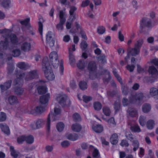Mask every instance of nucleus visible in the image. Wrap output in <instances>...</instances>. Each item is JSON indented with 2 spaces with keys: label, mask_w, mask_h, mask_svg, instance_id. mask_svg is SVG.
<instances>
[{
  "label": "nucleus",
  "mask_w": 158,
  "mask_h": 158,
  "mask_svg": "<svg viewBox=\"0 0 158 158\" xmlns=\"http://www.w3.org/2000/svg\"><path fill=\"white\" fill-rule=\"evenodd\" d=\"M42 69L44 71L46 78L48 80H53L55 78V76L50 67V64L48 58L44 57L42 64Z\"/></svg>",
  "instance_id": "f257e3e1"
},
{
  "label": "nucleus",
  "mask_w": 158,
  "mask_h": 158,
  "mask_svg": "<svg viewBox=\"0 0 158 158\" xmlns=\"http://www.w3.org/2000/svg\"><path fill=\"white\" fill-rule=\"evenodd\" d=\"M97 68L96 62L94 61L89 62L87 65V69L89 72V77L91 80H94L98 77V73L96 72Z\"/></svg>",
  "instance_id": "f03ea898"
},
{
  "label": "nucleus",
  "mask_w": 158,
  "mask_h": 158,
  "mask_svg": "<svg viewBox=\"0 0 158 158\" xmlns=\"http://www.w3.org/2000/svg\"><path fill=\"white\" fill-rule=\"evenodd\" d=\"M2 36L4 40L0 41V58L3 56V51L11 48L9 45L10 42L8 40V37L5 35H2Z\"/></svg>",
  "instance_id": "7ed1b4c3"
},
{
  "label": "nucleus",
  "mask_w": 158,
  "mask_h": 158,
  "mask_svg": "<svg viewBox=\"0 0 158 158\" xmlns=\"http://www.w3.org/2000/svg\"><path fill=\"white\" fill-rule=\"evenodd\" d=\"M54 111V114L50 113L48 117L47 121V128L48 131H49L50 129V122L51 118L52 121H55L58 119L56 115L59 114L60 113V110L59 108H55Z\"/></svg>",
  "instance_id": "20e7f679"
},
{
  "label": "nucleus",
  "mask_w": 158,
  "mask_h": 158,
  "mask_svg": "<svg viewBox=\"0 0 158 158\" xmlns=\"http://www.w3.org/2000/svg\"><path fill=\"white\" fill-rule=\"evenodd\" d=\"M10 31L5 35L8 37V40L10 42L9 44L11 48L19 44V40L16 35L14 34L9 33Z\"/></svg>",
  "instance_id": "39448f33"
},
{
  "label": "nucleus",
  "mask_w": 158,
  "mask_h": 158,
  "mask_svg": "<svg viewBox=\"0 0 158 158\" xmlns=\"http://www.w3.org/2000/svg\"><path fill=\"white\" fill-rule=\"evenodd\" d=\"M56 100L60 105L63 107L69 105L70 104V100L65 94L59 95L56 98Z\"/></svg>",
  "instance_id": "423d86ee"
},
{
  "label": "nucleus",
  "mask_w": 158,
  "mask_h": 158,
  "mask_svg": "<svg viewBox=\"0 0 158 158\" xmlns=\"http://www.w3.org/2000/svg\"><path fill=\"white\" fill-rule=\"evenodd\" d=\"M49 57L50 61L52 63V64L53 67L55 68H57L58 66L59 61L58 60L57 52L55 51L52 52L49 55Z\"/></svg>",
  "instance_id": "0eeeda50"
},
{
  "label": "nucleus",
  "mask_w": 158,
  "mask_h": 158,
  "mask_svg": "<svg viewBox=\"0 0 158 158\" xmlns=\"http://www.w3.org/2000/svg\"><path fill=\"white\" fill-rule=\"evenodd\" d=\"M25 79L26 81H30L38 77V74L36 70H33L25 73Z\"/></svg>",
  "instance_id": "6e6552de"
},
{
  "label": "nucleus",
  "mask_w": 158,
  "mask_h": 158,
  "mask_svg": "<svg viewBox=\"0 0 158 158\" xmlns=\"http://www.w3.org/2000/svg\"><path fill=\"white\" fill-rule=\"evenodd\" d=\"M7 102L12 106L16 105L19 103L17 97L14 95H10L8 96L6 99Z\"/></svg>",
  "instance_id": "1a4fd4ad"
},
{
  "label": "nucleus",
  "mask_w": 158,
  "mask_h": 158,
  "mask_svg": "<svg viewBox=\"0 0 158 158\" xmlns=\"http://www.w3.org/2000/svg\"><path fill=\"white\" fill-rule=\"evenodd\" d=\"M52 32L48 31L46 35L47 43L51 47H53L55 43V40L52 37Z\"/></svg>",
  "instance_id": "9d476101"
},
{
  "label": "nucleus",
  "mask_w": 158,
  "mask_h": 158,
  "mask_svg": "<svg viewBox=\"0 0 158 158\" xmlns=\"http://www.w3.org/2000/svg\"><path fill=\"white\" fill-rule=\"evenodd\" d=\"M24 73H21L19 75V77L14 81V83L16 86H22L23 83V78L25 79Z\"/></svg>",
  "instance_id": "9b49d317"
},
{
  "label": "nucleus",
  "mask_w": 158,
  "mask_h": 158,
  "mask_svg": "<svg viewBox=\"0 0 158 158\" xmlns=\"http://www.w3.org/2000/svg\"><path fill=\"white\" fill-rule=\"evenodd\" d=\"M141 25L148 28H151L154 26V25L152 23L151 20L150 19L146 18L142 19Z\"/></svg>",
  "instance_id": "f8f14e48"
},
{
  "label": "nucleus",
  "mask_w": 158,
  "mask_h": 158,
  "mask_svg": "<svg viewBox=\"0 0 158 158\" xmlns=\"http://www.w3.org/2000/svg\"><path fill=\"white\" fill-rule=\"evenodd\" d=\"M45 121L43 119H39L37 120L35 123V127L34 124H31L30 125L32 129H36L41 128L44 124Z\"/></svg>",
  "instance_id": "ddd939ff"
},
{
  "label": "nucleus",
  "mask_w": 158,
  "mask_h": 158,
  "mask_svg": "<svg viewBox=\"0 0 158 158\" xmlns=\"http://www.w3.org/2000/svg\"><path fill=\"white\" fill-rule=\"evenodd\" d=\"M77 10V8L74 6H72L70 7L69 11V20L73 21L76 19V14L75 11Z\"/></svg>",
  "instance_id": "4468645a"
},
{
  "label": "nucleus",
  "mask_w": 158,
  "mask_h": 158,
  "mask_svg": "<svg viewBox=\"0 0 158 158\" xmlns=\"http://www.w3.org/2000/svg\"><path fill=\"white\" fill-rule=\"evenodd\" d=\"M0 6L6 9H9L12 6L11 0H0Z\"/></svg>",
  "instance_id": "2eb2a0df"
},
{
  "label": "nucleus",
  "mask_w": 158,
  "mask_h": 158,
  "mask_svg": "<svg viewBox=\"0 0 158 158\" xmlns=\"http://www.w3.org/2000/svg\"><path fill=\"white\" fill-rule=\"evenodd\" d=\"M12 81L11 80H8L5 82L4 84L0 85V87L2 92H3L9 89L11 85Z\"/></svg>",
  "instance_id": "dca6fc26"
},
{
  "label": "nucleus",
  "mask_w": 158,
  "mask_h": 158,
  "mask_svg": "<svg viewBox=\"0 0 158 158\" xmlns=\"http://www.w3.org/2000/svg\"><path fill=\"white\" fill-rule=\"evenodd\" d=\"M22 50L25 52L29 51L31 48V44L30 43L25 42L22 44L21 45Z\"/></svg>",
  "instance_id": "f3484780"
},
{
  "label": "nucleus",
  "mask_w": 158,
  "mask_h": 158,
  "mask_svg": "<svg viewBox=\"0 0 158 158\" xmlns=\"http://www.w3.org/2000/svg\"><path fill=\"white\" fill-rule=\"evenodd\" d=\"M45 110L44 107L41 106H37L35 109H32L31 111V113L32 114H35L37 113H41Z\"/></svg>",
  "instance_id": "a211bd4d"
},
{
  "label": "nucleus",
  "mask_w": 158,
  "mask_h": 158,
  "mask_svg": "<svg viewBox=\"0 0 158 158\" xmlns=\"http://www.w3.org/2000/svg\"><path fill=\"white\" fill-rule=\"evenodd\" d=\"M140 51L139 49L134 47V48H129L127 52H128V54L132 56H136L139 55Z\"/></svg>",
  "instance_id": "6ab92c4d"
},
{
  "label": "nucleus",
  "mask_w": 158,
  "mask_h": 158,
  "mask_svg": "<svg viewBox=\"0 0 158 158\" xmlns=\"http://www.w3.org/2000/svg\"><path fill=\"white\" fill-rule=\"evenodd\" d=\"M49 98L50 95L49 94L43 95L40 97V102L43 104H46L48 103Z\"/></svg>",
  "instance_id": "aec40b11"
},
{
  "label": "nucleus",
  "mask_w": 158,
  "mask_h": 158,
  "mask_svg": "<svg viewBox=\"0 0 158 158\" xmlns=\"http://www.w3.org/2000/svg\"><path fill=\"white\" fill-rule=\"evenodd\" d=\"M0 127L2 131L5 134L8 135L10 133L9 127L8 126L5 124H1Z\"/></svg>",
  "instance_id": "412c9836"
},
{
  "label": "nucleus",
  "mask_w": 158,
  "mask_h": 158,
  "mask_svg": "<svg viewBox=\"0 0 158 158\" xmlns=\"http://www.w3.org/2000/svg\"><path fill=\"white\" fill-rule=\"evenodd\" d=\"M10 150L11 155L14 158H17L19 156L20 154L19 152L15 151L13 146L10 147Z\"/></svg>",
  "instance_id": "4be33fe9"
},
{
  "label": "nucleus",
  "mask_w": 158,
  "mask_h": 158,
  "mask_svg": "<svg viewBox=\"0 0 158 158\" xmlns=\"http://www.w3.org/2000/svg\"><path fill=\"white\" fill-rule=\"evenodd\" d=\"M43 18L42 17H40L39 19V31L40 34L42 35L43 34V25L42 23L44 22Z\"/></svg>",
  "instance_id": "5701e85b"
},
{
  "label": "nucleus",
  "mask_w": 158,
  "mask_h": 158,
  "mask_svg": "<svg viewBox=\"0 0 158 158\" xmlns=\"http://www.w3.org/2000/svg\"><path fill=\"white\" fill-rule=\"evenodd\" d=\"M66 137L69 140L72 141H75L78 139V136L76 134H67Z\"/></svg>",
  "instance_id": "b1692460"
},
{
  "label": "nucleus",
  "mask_w": 158,
  "mask_h": 158,
  "mask_svg": "<svg viewBox=\"0 0 158 158\" xmlns=\"http://www.w3.org/2000/svg\"><path fill=\"white\" fill-rule=\"evenodd\" d=\"M111 143L114 145L116 144L118 142V136L116 133L113 134L111 136L110 139Z\"/></svg>",
  "instance_id": "393cba45"
},
{
  "label": "nucleus",
  "mask_w": 158,
  "mask_h": 158,
  "mask_svg": "<svg viewBox=\"0 0 158 158\" xmlns=\"http://www.w3.org/2000/svg\"><path fill=\"white\" fill-rule=\"evenodd\" d=\"M93 130L97 133H101L103 130V127L101 125H97L92 127Z\"/></svg>",
  "instance_id": "a878e982"
},
{
  "label": "nucleus",
  "mask_w": 158,
  "mask_h": 158,
  "mask_svg": "<svg viewBox=\"0 0 158 158\" xmlns=\"http://www.w3.org/2000/svg\"><path fill=\"white\" fill-rule=\"evenodd\" d=\"M38 93L40 94H43L46 93L47 92V88L45 85L40 86L38 88Z\"/></svg>",
  "instance_id": "bb28decb"
},
{
  "label": "nucleus",
  "mask_w": 158,
  "mask_h": 158,
  "mask_svg": "<svg viewBox=\"0 0 158 158\" xmlns=\"http://www.w3.org/2000/svg\"><path fill=\"white\" fill-rule=\"evenodd\" d=\"M30 21V18H28L25 20L21 21L20 22V23L22 25L25 26L28 28H31L29 22Z\"/></svg>",
  "instance_id": "cd10ccee"
},
{
  "label": "nucleus",
  "mask_w": 158,
  "mask_h": 158,
  "mask_svg": "<svg viewBox=\"0 0 158 158\" xmlns=\"http://www.w3.org/2000/svg\"><path fill=\"white\" fill-rule=\"evenodd\" d=\"M72 128L73 131L78 132L81 130V127L79 124L76 123L72 125Z\"/></svg>",
  "instance_id": "c85d7f7f"
},
{
  "label": "nucleus",
  "mask_w": 158,
  "mask_h": 158,
  "mask_svg": "<svg viewBox=\"0 0 158 158\" xmlns=\"http://www.w3.org/2000/svg\"><path fill=\"white\" fill-rule=\"evenodd\" d=\"M22 86H16L15 89V93L18 95H21L23 94L24 90L22 87Z\"/></svg>",
  "instance_id": "c756f323"
},
{
  "label": "nucleus",
  "mask_w": 158,
  "mask_h": 158,
  "mask_svg": "<svg viewBox=\"0 0 158 158\" xmlns=\"http://www.w3.org/2000/svg\"><path fill=\"white\" fill-rule=\"evenodd\" d=\"M69 58L70 61V63L71 64H73L75 61L74 58V56L73 54V53L71 52L70 48L69 49Z\"/></svg>",
  "instance_id": "7c9ffc66"
},
{
  "label": "nucleus",
  "mask_w": 158,
  "mask_h": 158,
  "mask_svg": "<svg viewBox=\"0 0 158 158\" xmlns=\"http://www.w3.org/2000/svg\"><path fill=\"white\" fill-rule=\"evenodd\" d=\"M76 27L77 30L79 29L81 30L80 34L81 35L82 37L85 39H87V37L85 32L82 30H81V26L77 22H76Z\"/></svg>",
  "instance_id": "2f4dec72"
},
{
  "label": "nucleus",
  "mask_w": 158,
  "mask_h": 158,
  "mask_svg": "<svg viewBox=\"0 0 158 158\" xmlns=\"http://www.w3.org/2000/svg\"><path fill=\"white\" fill-rule=\"evenodd\" d=\"M34 141V138L33 136L29 135L25 136V142L27 143L31 144Z\"/></svg>",
  "instance_id": "473e14b6"
},
{
  "label": "nucleus",
  "mask_w": 158,
  "mask_h": 158,
  "mask_svg": "<svg viewBox=\"0 0 158 158\" xmlns=\"http://www.w3.org/2000/svg\"><path fill=\"white\" fill-rule=\"evenodd\" d=\"M143 44V39H140L138 40L135 43V47L140 50V49Z\"/></svg>",
  "instance_id": "72a5a7b5"
},
{
  "label": "nucleus",
  "mask_w": 158,
  "mask_h": 158,
  "mask_svg": "<svg viewBox=\"0 0 158 158\" xmlns=\"http://www.w3.org/2000/svg\"><path fill=\"white\" fill-rule=\"evenodd\" d=\"M148 71L149 73L152 75H155L158 73V71L157 69L153 66H150Z\"/></svg>",
  "instance_id": "f704fd0d"
},
{
  "label": "nucleus",
  "mask_w": 158,
  "mask_h": 158,
  "mask_svg": "<svg viewBox=\"0 0 158 158\" xmlns=\"http://www.w3.org/2000/svg\"><path fill=\"white\" fill-rule=\"evenodd\" d=\"M151 109L150 105L148 104H144L142 106L143 111L145 113L148 112Z\"/></svg>",
  "instance_id": "c9c22d12"
},
{
  "label": "nucleus",
  "mask_w": 158,
  "mask_h": 158,
  "mask_svg": "<svg viewBox=\"0 0 158 158\" xmlns=\"http://www.w3.org/2000/svg\"><path fill=\"white\" fill-rule=\"evenodd\" d=\"M131 130L135 132H139L141 131V130L138 126L137 124H135L131 126L130 127Z\"/></svg>",
  "instance_id": "e433bc0d"
},
{
  "label": "nucleus",
  "mask_w": 158,
  "mask_h": 158,
  "mask_svg": "<svg viewBox=\"0 0 158 158\" xmlns=\"http://www.w3.org/2000/svg\"><path fill=\"white\" fill-rule=\"evenodd\" d=\"M12 55L14 57L19 56L21 54V51L19 49H16L11 51Z\"/></svg>",
  "instance_id": "4c0bfd02"
},
{
  "label": "nucleus",
  "mask_w": 158,
  "mask_h": 158,
  "mask_svg": "<svg viewBox=\"0 0 158 158\" xmlns=\"http://www.w3.org/2000/svg\"><path fill=\"white\" fill-rule=\"evenodd\" d=\"M85 65V62L84 60H79L77 64L78 68L81 69H83Z\"/></svg>",
  "instance_id": "58836bf2"
},
{
  "label": "nucleus",
  "mask_w": 158,
  "mask_h": 158,
  "mask_svg": "<svg viewBox=\"0 0 158 158\" xmlns=\"http://www.w3.org/2000/svg\"><path fill=\"white\" fill-rule=\"evenodd\" d=\"M65 15V12L63 10H61L60 12L59 13V18L60 21L64 22H65L66 21V19L64 17Z\"/></svg>",
  "instance_id": "ea45409f"
},
{
  "label": "nucleus",
  "mask_w": 158,
  "mask_h": 158,
  "mask_svg": "<svg viewBox=\"0 0 158 158\" xmlns=\"http://www.w3.org/2000/svg\"><path fill=\"white\" fill-rule=\"evenodd\" d=\"M104 114L106 116H109L111 113V111L109 108L106 106H104L102 109Z\"/></svg>",
  "instance_id": "a19ab883"
},
{
  "label": "nucleus",
  "mask_w": 158,
  "mask_h": 158,
  "mask_svg": "<svg viewBox=\"0 0 158 158\" xmlns=\"http://www.w3.org/2000/svg\"><path fill=\"white\" fill-rule=\"evenodd\" d=\"M155 125L154 122L153 120H150L148 121L147 123L148 128L149 129H152Z\"/></svg>",
  "instance_id": "79ce46f5"
},
{
  "label": "nucleus",
  "mask_w": 158,
  "mask_h": 158,
  "mask_svg": "<svg viewBox=\"0 0 158 158\" xmlns=\"http://www.w3.org/2000/svg\"><path fill=\"white\" fill-rule=\"evenodd\" d=\"M137 114V110L134 108H132L129 110V114L132 117H135Z\"/></svg>",
  "instance_id": "37998d69"
},
{
  "label": "nucleus",
  "mask_w": 158,
  "mask_h": 158,
  "mask_svg": "<svg viewBox=\"0 0 158 158\" xmlns=\"http://www.w3.org/2000/svg\"><path fill=\"white\" fill-rule=\"evenodd\" d=\"M94 109L95 110H99L102 107V105L101 103L98 102H95L94 104Z\"/></svg>",
  "instance_id": "c03bdc74"
},
{
  "label": "nucleus",
  "mask_w": 158,
  "mask_h": 158,
  "mask_svg": "<svg viewBox=\"0 0 158 158\" xmlns=\"http://www.w3.org/2000/svg\"><path fill=\"white\" fill-rule=\"evenodd\" d=\"M79 85L80 88L82 90H84L87 89V88L86 83L84 81H81L80 82Z\"/></svg>",
  "instance_id": "a18cd8bd"
},
{
  "label": "nucleus",
  "mask_w": 158,
  "mask_h": 158,
  "mask_svg": "<svg viewBox=\"0 0 158 158\" xmlns=\"http://www.w3.org/2000/svg\"><path fill=\"white\" fill-rule=\"evenodd\" d=\"M132 145L134 146L133 151L135 152L137 150L139 147V144L138 140H133Z\"/></svg>",
  "instance_id": "49530a36"
},
{
  "label": "nucleus",
  "mask_w": 158,
  "mask_h": 158,
  "mask_svg": "<svg viewBox=\"0 0 158 158\" xmlns=\"http://www.w3.org/2000/svg\"><path fill=\"white\" fill-rule=\"evenodd\" d=\"M105 28L103 26H100L97 28V32L99 34H104L105 32Z\"/></svg>",
  "instance_id": "de8ad7c7"
},
{
  "label": "nucleus",
  "mask_w": 158,
  "mask_h": 158,
  "mask_svg": "<svg viewBox=\"0 0 158 158\" xmlns=\"http://www.w3.org/2000/svg\"><path fill=\"white\" fill-rule=\"evenodd\" d=\"M105 73L106 74L107 78H104L103 80L105 82L108 83L110 79V76L109 72L107 70H105Z\"/></svg>",
  "instance_id": "09e8293b"
},
{
  "label": "nucleus",
  "mask_w": 158,
  "mask_h": 158,
  "mask_svg": "<svg viewBox=\"0 0 158 158\" xmlns=\"http://www.w3.org/2000/svg\"><path fill=\"white\" fill-rule=\"evenodd\" d=\"M93 158H100V155L98 150L96 148H94L93 152Z\"/></svg>",
  "instance_id": "8fccbe9b"
},
{
  "label": "nucleus",
  "mask_w": 158,
  "mask_h": 158,
  "mask_svg": "<svg viewBox=\"0 0 158 158\" xmlns=\"http://www.w3.org/2000/svg\"><path fill=\"white\" fill-rule=\"evenodd\" d=\"M158 93V90L156 88H151L150 91V94L152 96H155L157 95Z\"/></svg>",
  "instance_id": "3c124183"
},
{
  "label": "nucleus",
  "mask_w": 158,
  "mask_h": 158,
  "mask_svg": "<svg viewBox=\"0 0 158 158\" xmlns=\"http://www.w3.org/2000/svg\"><path fill=\"white\" fill-rule=\"evenodd\" d=\"M146 117L143 116H140L139 119V123L142 126H144L146 123Z\"/></svg>",
  "instance_id": "603ef678"
},
{
  "label": "nucleus",
  "mask_w": 158,
  "mask_h": 158,
  "mask_svg": "<svg viewBox=\"0 0 158 158\" xmlns=\"http://www.w3.org/2000/svg\"><path fill=\"white\" fill-rule=\"evenodd\" d=\"M65 22L60 21L59 23L57 24L56 26V28L59 31H62L63 29V25Z\"/></svg>",
  "instance_id": "864d4df0"
},
{
  "label": "nucleus",
  "mask_w": 158,
  "mask_h": 158,
  "mask_svg": "<svg viewBox=\"0 0 158 158\" xmlns=\"http://www.w3.org/2000/svg\"><path fill=\"white\" fill-rule=\"evenodd\" d=\"M64 128V124L62 123H58L56 125V128L58 131L61 132L62 131Z\"/></svg>",
  "instance_id": "5fc2aeb1"
},
{
  "label": "nucleus",
  "mask_w": 158,
  "mask_h": 158,
  "mask_svg": "<svg viewBox=\"0 0 158 158\" xmlns=\"http://www.w3.org/2000/svg\"><path fill=\"white\" fill-rule=\"evenodd\" d=\"M106 56L105 55L100 56L98 58V60L102 63L104 64L106 62Z\"/></svg>",
  "instance_id": "6e6d98bb"
},
{
  "label": "nucleus",
  "mask_w": 158,
  "mask_h": 158,
  "mask_svg": "<svg viewBox=\"0 0 158 158\" xmlns=\"http://www.w3.org/2000/svg\"><path fill=\"white\" fill-rule=\"evenodd\" d=\"M17 141L19 143H22L23 142L25 141V136L22 135L19 137L17 139Z\"/></svg>",
  "instance_id": "4d7b16f0"
},
{
  "label": "nucleus",
  "mask_w": 158,
  "mask_h": 158,
  "mask_svg": "<svg viewBox=\"0 0 158 158\" xmlns=\"http://www.w3.org/2000/svg\"><path fill=\"white\" fill-rule=\"evenodd\" d=\"M6 118V114L3 112L0 113V121L3 122L5 121Z\"/></svg>",
  "instance_id": "13d9d810"
},
{
  "label": "nucleus",
  "mask_w": 158,
  "mask_h": 158,
  "mask_svg": "<svg viewBox=\"0 0 158 158\" xmlns=\"http://www.w3.org/2000/svg\"><path fill=\"white\" fill-rule=\"evenodd\" d=\"M73 120L75 121H79L81 120L80 116L77 113L74 114L73 115Z\"/></svg>",
  "instance_id": "bf43d9fd"
},
{
  "label": "nucleus",
  "mask_w": 158,
  "mask_h": 158,
  "mask_svg": "<svg viewBox=\"0 0 158 158\" xmlns=\"http://www.w3.org/2000/svg\"><path fill=\"white\" fill-rule=\"evenodd\" d=\"M15 67L12 64L9 65L7 67L8 74H9L12 73Z\"/></svg>",
  "instance_id": "052dcab7"
},
{
  "label": "nucleus",
  "mask_w": 158,
  "mask_h": 158,
  "mask_svg": "<svg viewBox=\"0 0 158 158\" xmlns=\"http://www.w3.org/2000/svg\"><path fill=\"white\" fill-rule=\"evenodd\" d=\"M83 101L85 103H87L92 100V98L90 96H83Z\"/></svg>",
  "instance_id": "680f3d73"
},
{
  "label": "nucleus",
  "mask_w": 158,
  "mask_h": 158,
  "mask_svg": "<svg viewBox=\"0 0 158 158\" xmlns=\"http://www.w3.org/2000/svg\"><path fill=\"white\" fill-rule=\"evenodd\" d=\"M125 136L127 138L131 141L134 139L133 135L130 132H127L126 133Z\"/></svg>",
  "instance_id": "e2e57ef3"
},
{
  "label": "nucleus",
  "mask_w": 158,
  "mask_h": 158,
  "mask_svg": "<svg viewBox=\"0 0 158 158\" xmlns=\"http://www.w3.org/2000/svg\"><path fill=\"white\" fill-rule=\"evenodd\" d=\"M135 95L137 100L138 101L142 100L143 97V94L142 93H136Z\"/></svg>",
  "instance_id": "0e129e2a"
},
{
  "label": "nucleus",
  "mask_w": 158,
  "mask_h": 158,
  "mask_svg": "<svg viewBox=\"0 0 158 158\" xmlns=\"http://www.w3.org/2000/svg\"><path fill=\"white\" fill-rule=\"evenodd\" d=\"M123 94L124 95H127L128 93V89L127 86H123L122 87Z\"/></svg>",
  "instance_id": "69168bd1"
},
{
  "label": "nucleus",
  "mask_w": 158,
  "mask_h": 158,
  "mask_svg": "<svg viewBox=\"0 0 158 158\" xmlns=\"http://www.w3.org/2000/svg\"><path fill=\"white\" fill-rule=\"evenodd\" d=\"M130 101L131 103H134L136 102L137 100L135 95H131L130 98Z\"/></svg>",
  "instance_id": "338daca9"
},
{
  "label": "nucleus",
  "mask_w": 158,
  "mask_h": 158,
  "mask_svg": "<svg viewBox=\"0 0 158 158\" xmlns=\"http://www.w3.org/2000/svg\"><path fill=\"white\" fill-rule=\"evenodd\" d=\"M145 79L148 82L152 83L154 81L155 78L152 77H145Z\"/></svg>",
  "instance_id": "774afa93"
}]
</instances>
